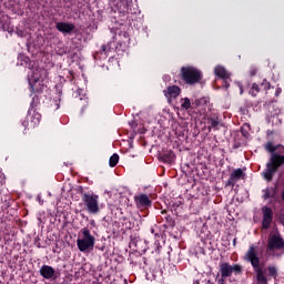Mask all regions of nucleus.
Instances as JSON below:
<instances>
[{
    "instance_id": "f257e3e1",
    "label": "nucleus",
    "mask_w": 284,
    "mask_h": 284,
    "mask_svg": "<svg viewBox=\"0 0 284 284\" xmlns=\"http://www.w3.org/2000/svg\"><path fill=\"white\" fill-rule=\"evenodd\" d=\"M246 261H250L251 265H253L254 271L256 272V282L257 284H267V277L263 274V268H261L258 254L256 253V248L251 246L245 255Z\"/></svg>"
},
{
    "instance_id": "f03ea898",
    "label": "nucleus",
    "mask_w": 284,
    "mask_h": 284,
    "mask_svg": "<svg viewBox=\"0 0 284 284\" xmlns=\"http://www.w3.org/2000/svg\"><path fill=\"white\" fill-rule=\"evenodd\" d=\"M284 163V155L273 154L270 162L266 164V170L263 173V176L266 181H272V176L276 173V170L281 168Z\"/></svg>"
},
{
    "instance_id": "7ed1b4c3",
    "label": "nucleus",
    "mask_w": 284,
    "mask_h": 284,
    "mask_svg": "<svg viewBox=\"0 0 284 284\" xmlns=\"http://www.w3.org/2000/svg\"><path fill=\"white\" fill-rule=\"evenodd\" d=\"M181 74L183 81L189 85H194V83H199V81H201V71L194 67H183L181 69Z\"/></svg>"
},
{
    "instance_id": "20e7f679",
    "label": "nucleus",
    "mask_w": 284,
    "mask_h": 284,
    "mask_svg": "<svg viewBox=\"0 0 284 284\" xmlns=\"http://www.w3.org/2000/svg\"><path fill=\"white\" fill-rule=\"evenodd\" d=\"M82 237L78 239V248L80 252H85L88 250H92L94 247V236L90 234V230L88 229H82Z\"/></svg>"
},
{
    "instance_id": "39448f33",
    "label": "nucleus",
    "mask_w": 284,
    "mask_h": 284,
    "mask_svg": "<svg viewBox=\"0 0 284 284\" xmlns=\"http://www.w3.org/2000/svg\"><path fill=\"white\" fill-rule=\"evenodd\" d=\"M82 201L89 214H99V195L85 193Z\"/></svg>"
},
{
    "instance_id": "423d86ee",
    "label": "nucleus",
    "mask_w": 284,
    "mask_h": 284,
    "mask_svg": "<svg viewBox=\"0 0 284 284\" xmlns=\"http://www.w3.org/2000/svg\"><path fill=\"white\" fill-rule=\"evenodd\" d=\"M220 272L222 275V278H227L230 276H232V274H239L241 272V266L239 265H230L227 263H222L220 265Z\"/></svg>"
},
{
    "instance_id": "0eeeda50",
    "label": "nucleus",
    "mask_w": 284,
    "mask_h": 284,
    "mask_svg": "<svg viewBox=\"0 0 284 284\" xmlns=\"http://www.w3.org/2000/svg\"><path fill=\"white\" fill-rule=\"evenodd\" d=\"M268 250H284V242L278 233L271 234L268 239Z\"/></svg>"
},
{
    "instance_id": "6e6552de",
    "label": "nucleus",
    "mask_w": 284,
    "mask_h": 284,
    "mask_svg": "<svg viewBox=\"0 0 284 284\" xmlns=\"http://www.w3.org/2000/svg\"><path fill=\"white\" fill-rule=\"evenodd\" d=\"M241 179H245V173H243V170L236 169L231 173V176L227 180L226 185H234L237 181H241Z\"/></svg>"
},
{
    "instance_id": "1a4fd4ad",
    "label": "nucleus",
    "mask_w": 284,
    "mask_h": 284,
    "mask_svg": "<svg viewBox=\"0 0 284 284\" xmlns=\"http://www.w3.org/2000/svg\"><path fill=\"white\" fill-rule=\"evenodd\" d=\"M262 211H263V227L267 230V227H270V223H272V216H273L272 209L264 206Z\"/></svg>"
},
{
    "instance_id": "9d476101",
    "label": "nucleus",
    "mask_w": 284,
    "mask_h": 284,
    "mask_svg": "<svg viewBox=\"0 0 284 284\" xmlns=\"http://www.w3.org/2000/svg\"><path fill=\"white\" fill-rule=\"evenodd\" d=\"M179 94H181V89L176 85L169 87L166 90H164V95L166 99H169V101L170 99H176Z\"/></svg>"
},
{
    "instance_id": "9b49d317",
    "label": "nucleus",
    "mask_w": 284,
    "mask_h": 284,
    "mask_svg": "<svg viewBox=\"0 0 284 284\" xmlns=\"http://www.w3.org/2000/svg\"><path fill=\"white\" fill-rule=\"evenodd\" d=\"M55 28L59 30V32L70 33L72 30H74V24L68 22H58Z\"/></svg>"
},
{
    "instance_id": "f8f14e48",
    "label": "nucleus",
    "mask_w": 284,
    "mask_h": 284,
    "mask_svg": "<svg viewBox=\"0 0 284 284\" xmlns=\"http://www.w3.org/2000/svg\"><path fill=\"white\" fill-rule=\"evenodd\" d=\"M40 274L43 276V278H52L55 274V271L52 268V266L43 265L40 268Z\"/></svg>"
},
{
    "instance_id": "ddd939ff",
    "label": "nucleus",
    "mask_w": 284,
    "mask_h": 284,
    "mask_svg": "<svg viewBox=\"0 0 284 284\" xmlns=\"http://www.w3.org/2000/svg\"><path fill=\"white\" fill-rule=\"evenodd\" d=\"M214 73L216 77H220L221 79H227V71L225 70V68L221 65L215 67Z\"/></svg>"
},
{
    "instance_id": "4468645a",
    "label": "nucleus",
    "mask_w": 284,
    "mask_h": 284,
    "mask_svg": "<svg viewBox=\"0 0 284 284\" xmlns=\"http://www.w3.org/2000/svg\"><path fill=\"white\" fill-rule=\"evenodd\" d=\"M37 83H39V74L29 75V84L31 85L32 90L37 89Z\"/></svg>"
},
{
    "instance_id": "2eb2a0df",
    "label": "nucleus",
    "mask_w": 284,
    "mask_h": 284,
    "mask_svg": "<svg viewBox=\"0 0 284 284\" xmlns=\"http://www.w3.org/2000/svg\"><path fill=\"white\" fill-rule=\"evenodd\" d=\"M181 108L183 110H190V108H192V102L187 98H182L181 99Z\"/></svg>"
},
{
    "instance_id": "dca6fc26",
    "label": "nucleus",
    "mask_w": 284,
    "mask_h": 284,
    "mask_svg": "<svg viewBox=\"0 0 284 284\" xmlns=\"http://www.w3.org/2000/svg\"><path fill=\"white\" fill-rule=\"evenodd\" d=\"M138 203L140 205H150V197H148V195H140L138 197Z\"/></svg>"
},
{
    "instance_id": "f3484780",
    "label": "nucleus",
    "mask_w": 284,
    "mask_h": 284,
    "mask_svg": "<svg viewBox=\"0 0 284 284\" xmlns=\"http://www.w3.org/2000/svg\"><path fill=\"white\" fill-rule=\"evenodd\" d=\"M116 163H119V154L114 153L109 160V165L110 168H114Z\"/></svg>"
},
{
    "instance_id": "a211bd4d",
    "label": "nucleus",
    "mask_w": 284,
    "mask_h": 284,
    "mask_svg": "<svg viewBox=\"0 0 284 284\" xmlns=\"http://www.w3.org/2000/svg\"><path fill=\"white\" fill-rule=\"evenodd\" d=\"M250 94H252V97H256V94H258V84L254 83L252 85V89L250 91Z\"/></svg>"
},
{
    "instance_id": "6ab92c4d",
    "label": "nucleus",
    "mask_w": 284,
    "mask_h": 284,
    "mask_svg": "<svg viewBox=\"0 0 284 284\" xmlns=\"http://www.w3.org/2000/svg\"><path fill=\"white\" fill-rule=\"evenodd\" d=\"M268 276H274V278H276V267L274 266H270L268 268Z\"/></svg>"
},
{
    "instance_id": "aec40b11",
    "label": "nucleus",
    "mask_w": 284,
    "mask_h": 284,
    "mask_svg": "<svg viewBox=\"0 0 284 284\" xmlns=\"http://www.w3.org/2000/svg\"><path fill=\"white\" fill-rule=\"evenodd\" d=\"M267 152H275L276 148L271 142L265 145Z\"/></svg>"
},
{
    "instance_id": "412c9836",
    "label": "nucleus",
    "mask_w": 284,
    "mask_h": 284,
    "mask_svg": "<svg viewBox=\"0 0 284 284\" xmlns=\"http://www.w3.org/2000/svg\"><path fill=\"white\" fill-rule=\"evenodd\" d=\"M209 123H210L211 128H216L219 125V120L210 119Z\"/></svg>"
},
{
    "instance_id": "4be33fe9",
    "label": "nucleus",
    "mask_w": 284,
    "mask_h": 284,
    "mask_svg": "<svg viewBox=\"0 0 284 284\" xmlns=\"http://www.w3.org/2000/svg\"><path fill=\"white\" fill-rule=\"evenodd\" d=\"M262 88H264L265 90H270V82H267V80H263Z\"/></svg>"
},
{
    "instance_id": "5701e85b",
    "label": "nucleus",
    "mask_w": 284,
    "mask_h": 284,
    "mask_svg": "<svg viewBox=\"0 0 284 284\" xmlns=\"http://www.w3.org/2000/svg\"><path fill=\"white\" fill-rule=\"evenodd\" d=\"M281 92H283V90L281 88H277L275 91V97H281Z\"/></svg>"
},
{
    "instance_id": "b1692460",
    "label": "nucleus",
    "mask_w": 284,
    "mask_h": 284,
    "mask_svg": "<svg viewBox=\"0 0 284 284\" xmlns=\"http://www.w3.org/2000/svg\"><path fill=\"white\" fill-rule=\"evenodd\" d=\"M217 283H219V284H224V283H225L224 277L220 278V280L217 281Z\"/></svg>"
},
{
    "instance_id": "393cba45",
    "label": "nucleus",
    "mask_w": 284,
    "mask_h": 284,
    "mask_svg": "<svg viewBox=\"0 0 284 284\" xmlns=\"http://www.w3.org/2000/svg\"><path fill=\"white\" fill-rule=\"evenodd\" d=\"M240 94H243V87H240Z\"/></svg>"
},
{
    "instance_id": "a878e982",
    "label": "nucleus",
    "mask_w": 284,
    "mask_h": 284,
    "mask_svg": "<svg viewBox=\"0 0 284 284\" xmlns=\"http://www.w3.org/2000/svg\"><path fill=\"white\" fill-rule=\"evenodd\" d=\"M282 199H283V201H284V192H283V194H282Z\"/></svg>"
}]
</instances>
